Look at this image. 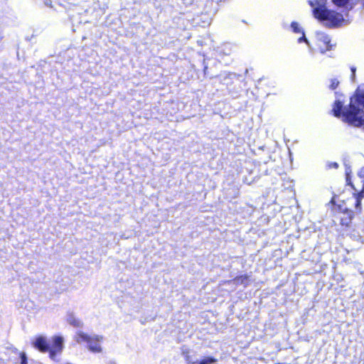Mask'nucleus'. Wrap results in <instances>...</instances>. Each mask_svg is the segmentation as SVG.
Wrapping results in <instances>:
<instances>
[{
    "label": "nucleus",
    "instance_id": "obj_8",
    "mask_svg": "<svg viewBox=\"0 0 364 364\" xmlns=\"http://www.w3.org/2000/svg\"><path fill=\"white\" fill-rule=\"evenodd\" d=\"M291 27L294 33H301V36L298 38V43H301L302 41H304L306 43V45L309 46L310 52L313 53L314 49L311 46L309 41L306 38L304 33L302 31V30L299 27V24L296 22H292L291 24Z\"/></svg>",
    "mask_w": 364,
    "mask_h": 364
},
{
    "label": "nucleus",
    "instance_id": "obj_3",
    "mask_svg": "<svg viewBox=\"0 0 364 364\" xmlns=\"http://www.w3.org/2000/svg\"><path fill=\"white\" fill-rule=\"evenodd\" d=\"M75 340L77 343H87V348L93 353L102 351L101 342L102 337L97 335H89L82 331H77L75 336Z\"/></svg>",
    "mask_w": 364,
    "mask_h": 364
},
{
    "label": "nucleus",
    "instance_id": "obj_5",
    "mask_svg": "<svg viewBox=\"0 0 364 364\" xmlns=\"http://www.w3.org/2000/svg\"><path fill=\"white\" fill-rule=\"evenodd\" d=\"M63 348L64 338L62 336H55L52 337L48 350L50 358L56 360V356L62 353Z\"/></svg>",
    "mask_w": 364,
    "mask_h": 364
},
{
    "label": "nucleus",
    "instance_id": "obj_14",
    "mask_svg": "<svg viewBox=\"0 0 364 364\" xmlns=\"http://www.w3.org/2000/svg\"><path fill=\"white\" fill-rule=\"evenodd\" d=\"M339 84V82L337 79L336 78H333L331 80V85H330V87L332 89V90H334L336 89L338 85Z\"/></svg>",
    "mask_w": 364,
    "mask_h": 364
},
{
    "label": "nucleus",
    "instance_id": "obj_15",
    "mask_svg": "<svg viewBox=\"0 0 364 364\" xmlns=\"http://www.w3.org/2000/svg\"><path fill=\"white\" fill-rule=\"evenodd\" d=\"M20 358L21 360V364H27V358L25 353L21 352L20 353Z\"/></svg>",
    "mask_w": 364,
    "mask_h": 364
},
{
    "label": "nucleus",
    "instance_id": "obj_11",
    "mask_svg": "<svg viewBox=\"0 0 364 364\" xmlns=\"http://www.w3.org/2000/svg\"><path fill=\"white\" fill-rule=\"evenodd\" d=\"M346 214L348 215V218L346 219H344V218H341V224L343 225H346L348 226L349 223L350 222L351 220V218H352V213L350 211H348L346 213Z\"/></svg>",
    "mask_w": 364,
    "mask_h": 364
},
{
    "label": "nucleus",
    "instance_id": "obj_16",
    "mask_svg": "<svg viewBox=\"0 0 364 364\" xmlns=\"http://www.w3.org/2000/svg\"><path fill=\"white\" fill-rule=\"evenodd\" d=\"M185 360L187 364H193L195 360L193 359L192 356L188 354L185 355Z\"/></svg>",
    "mask_w": 364,
    "mask_h": 364
},
{
    "label": "nucleus",
    "instance_id": "obj_10",
    "mask_svg": "<svg viewBox=\"0 0 364 364\" xmlns=\"http://www.w3.org/2000/svg\"><path fill=\"white\" fill-rule=\"evenodd\" d=\"M217 360L212 357H205L201 360L196 359L193 364H213L215 363Z\"/></svg>",
    "mask_w": 364,
    "mask_h": 364
},
{
    "label": "nucleus",
    "instance_id": "obj_12",
    "mask_svg": "<svg viewBox=\"0 0 364 364\" xmlns=\"http://www.w3.org/2000/svg\"><path fill=\"white\" fill-rule=\"evenodd\" d=\"M349 0H333V4L337 6H346Z\"/></svg>",
    "mask_w": 364,
    "mask_h": 364
},
{
    "label": "nucleus",
    "instance_id": "obj_1",
    "mask_svg": "<svg viewBox=\"0 0 364 364\" xmlns=\"http://www.w3.org/2000/svg\"><path fill=\"white\" fill-rule=\"evenodd\" d=\"M333 112L336 117L350 125L364 126V85L358 87L355 95L350 99L348 107H343L342 102L337 100Z\"/></svg>",
    "mask_w": 364,
    "mask_h": 364
},
{
    "label": "nucleus",
    "instance_id": "obj_4",
    "mask_svg": "<svg viewBox=\"0 0 364 364\" xmlns=\"http://www.w3.org/2000/svg\"><path fill=\"white\" fill-rule=\"evenodd\" d=\"M315 45L321 53L332 50L334 46L330 36L323 32L316 33Z\"/></svg>",
    "mask_w": 364,
    "mask_h": 364
},
{
    "label": "nucleus",
    "instance_id": "obj_18",
    "mask_svg": "<svg viewBox=\"0 0 364 364\" xmlns=\"http://www.w3.org/2000/svg\"><path fill=\"white\" fill-rule=\"evenodd\" d=\"M337 166H338V165H337V164H336V163H335V164H333V166H334V167H337Z\"/></svg>",
    "mask_w": 364,
    "mask_h": 364
},
{
    "label": "nucleus",
    "instance_id": "obj_13",
    "mask_svg": "<svg viewBox=\"0 0 364 364\" xmlns=\"http://www.w3.org/2000/svg\"><path fill=\"white\" fill-rule=\"evenodd\" d=\"M247 280H248V277L245 276V277H240L235 279V282L236 284L240 283V284H243L246 285Z\"/></svg>",
    "mask_w": 364,
    "mask_h": 364
},
{
    "label": "nucleus",
    "instance_id": "obj_2",
    "mask_svg": "<svg viewBox=\"0 0 364 364\" xmlns=\"http://www.w3.org/2000/svg\"><path fill=\"white\" fill-rule=\"evenodd\" d=\"M326 0H315L311 2L314 8V16L321 21H325L328 26H341L346 21L343 16L334 11L327 10L326 9Z\"/></svg>",
    "mask_w": 364,
    "mask_h": 364
},
{
    "label": "nucleus",
    "instance_id": "obj_7",
    "mask_svg": "<svg viewBox=\"0 0 364 364\" xmlns=\"http://www.w3.org/2000/svg\"><path fill=\"white\" fill-rule=\"evenodd\" d=\"M50 340L43 336H37L33 341V346L42 353L48 352Z\"/></svg>",
    "mask_w": 364,
    "mask_h": 364
},
{
    "label": "nucleus",
    "instance_id": "obj_6",
    "mask_svg": "<svg viewBox=\"0 0 364 364\" xmlns=\"http://www.w3.org/2000/svg\"><path fill=\"white\" fill-rule=\"evenodd\" d=\"M358 176L360 180V183H362L361 188L355 187V186L350 182L349 173H346V181L350 185L355 191L358 192V194H355L356 201L355 208L360 210V200L364 196V166L362 167L358 171Z\"/></svg>",
    "mask_w": 364,
    "mask_h": 364
},
{
    "label": "nucleus",
    "instance_id": "obj_17",
    "mask_svg": "<svg viewBox=\"0 0 364 364\" xmlns=\"http://www.w3.org/2000/svg\"><path fill=\"white\" fill-rule=\"evenodd\" d=\"M350 70H351V72H352V76H351V78H352V80H354L355 79V70H356V68L353 66H352L350 68Z\"/></svg>",
    "mask_w": 364,
    "mask_h": 364
},
{
    "label": "nucleus",
    "instance_id": "obj_9",
    "mask_svg": "<svg viewBox=\"0 0 364 364\" xmlns=\"http://www.w3.org/2000/svg\"><path fill=\"white\" fill-rule=\"evenodd\" d=\"M66 321L70 325L75 327H80L82 326V322L77 318L73 314H68L66 316Z\"/></svg>",
    "mask_w": 364,
    "mask_h": 364
}]
</instances>
